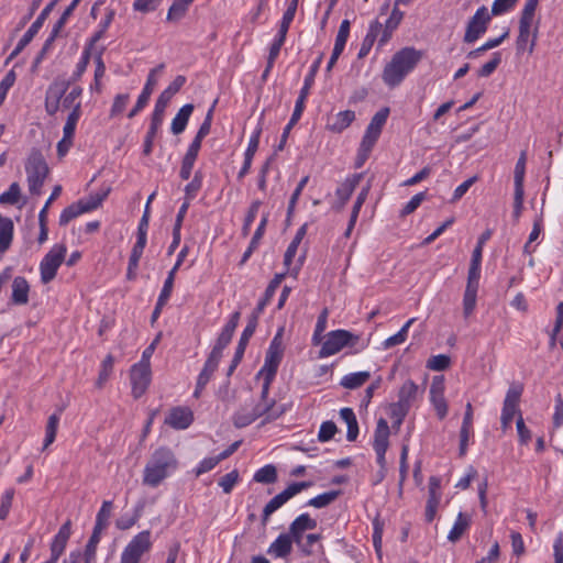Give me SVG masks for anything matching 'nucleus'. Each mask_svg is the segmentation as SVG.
<instances>
[{
	"label": "nucleus",
	"instance_id": "obj_1",
	"mask_svg": "<svg viewBox=\"0 0 563 563\" xmlns=\"http://www.w3.org/2000/svg\"><path fill=\"white\" fill-rule=\"evenodd\" d=\"M422 55L421 51L413 47H404L396 52L391 60L384 67L382 75L384 82L390 88L400 85L421 60Z\"/></svg>",
	"mask_w": 563,
	"mask_h": 563
},
{
	"label": "nucleus",
	"instance_id": "obj_2",
	"mask_svg": "<svg viewBox=\"0 0 563 563\" xmlns=\"http://www.w3.org/2000/svg\"><path fill=\"white\" fill-rule=\"evenodd\" d=\"M178 467V461L174 452L166 446L156 449L147 461L144 473L143 484L150 487H157Z\"/></svg>",
	"mask_w": 563,
	"mask_h": 563
},
{
	"label": "nucleus",
	"instance_id": "obj_3",
	"mask_svg": "<svg viewBox=\"0 0 563 563\" xmlns=\"http://www.w3.org/2000/svg\"><path fill=\"white\" fill-rule=\"evenodd\" d=\"M110 191L111 187H104L100 191L87 198L79 199L77 202L66 207L60 213L59 225H66L80 214L98 209L102 201L109 196Z\"/></svg>",
	"mask_w": 563,
	"mask_h": 563
},
{
	"label": "nucleus",
	"instance_id": "obj_4",
	"mask_svg": "<svg viewBox=\"0 0 563 563\" xmlns=\"http://www.w3.org/2000/svg\"><path fill=\"white\" fill-rule=\"evenodd\" d=\"M27 185L31 195L38 196L48 175V166L38 150H32L25 163Z\"/></svg>",
	"mask_w": 563,
	"mask_h": 563
},
{
	"label": "nucleus",
	"instance_id": "obj_5",
	"mask_svg": "<svg viewBox=\"0 0 563 563\" xmlns=\"http://www.w3.org/2000/svg\"><path fill=\"white\" fill-rule=\"evenodd\" d=\"M358 340V335H355L347 330L331 331L327 334L325 341L319 351V357L324 358L334 355L345 346H354Z\"/></svg>",
	"mask_w": 563,
	"mask_h": 563
},
{
	"label": "nucleus",
	"instance_id": "obj_6",
	"mask_svg": "<svg viewBox=\"0 0 563 563\" xmlns=\"http://www.w3.org/2000/svg\"><path fill=\"white\" fill-rule=\"evenodd\" d=\"M66 252L67 249L65 244H55L43 257L40 264L41 280L43 284H48L55 278L58 267L65 260Z\"/></svg>",
	"mask_w": 563,
	"mask_h": 563
},
{
	"label": "nucleus",
	"instance_id": "obj_7",
	"mask_svg": "<svg viewBox=\"0 0 563 563\" xmlns=\"http://www.w3.org/2000/svg\"><path fill=\"white\" fill-rule=\"evenodd\" d=\"M283 329H279L273 338L265 355V363L261 369L263 376H268V379H274L284 355L283 346Z\"/></svg>",
	"mask_w": 563,
	"mask_h": 563
},
{
	"label": "nucleus",
	"instance_id": "obj_8",
	"mask_svg": "<svg viewBox=\"0 0 563 563\" xmlns=\"http://www.w3.org/2000/svg\"><path fill=\"white\" fill-rule=\"evenodd\" d=\"M310 482H298L290 484L286 489L282 493L277 494L273 497L264 507L262 514V523L266 525L269 517L279 509L285 503H287L291 497L300 493L301 490L310 487Z\"/></svg>",
	"mask_w": 563,
	"mask_h": 563
},
{
	"label": "nucleus",
	"instance_id": "obj_9",
	"mask_svg": "<svg viewBox=\"0 0 563 563\" xmlns=\"http://www.w3.org/2000/svg\"><path fill=\"white\" fill-rule=\"evenodd\" d=\"M152 547L151 532L144 530L136 534L124 548L121 555V563H139L142 555Z\"/></svg>",
	"mask_w": 563,
	"mask_h": 563
},
{
	"label": "nucleus",
	"instance_id": "obj_10",
	"mask_svg": "<svg viewBox=\"0 0 563 563\" xmlns=\"http://www.w3.org/2000/svg\"><path fill=\"white\" fill-rule=\"evenodd\" d=\"M490 19L492 14L485 5L478 8L466 25L463 41L465 43L477 41L486 32Z\"/></svg>",
	"mask_w": 563,
	"mask_h": 563
},
{
	"label": "nucleus",
	"instance_id": "obj_11",
	"mask_svg": "<svg viewBox=\"0 0 563 563\" xmlns=\"http://www.w3.org/2000/svg\"><path fill=\"white\" fill-rule=\"evenodd\" d=\"M522 390V386L517 385L511 386L506 394L500 417L501 428L504 431H506L510 427L511 421L517 412L521 415L518 409V406L520 402Z\"/></svg>",
	"mask_w": 563,
	"mask_h": 563
},
{
	"label": "nucleus",
	"instance_id": "obj_12",
	"mask_svg": "<svg viewBox=\"0 0 563 563\" xmlns=\"http://www.w3.org/2000/svg\"><path fill=\"white\" fill-rule=\"evenodd\" d=\"M151 377V365H146L145 362H139L131 367L130 379L134 398H140L146 391Z\"/></svg>",
	"mask_w": 563,
	"mask_h": 563
},
{
	"label": "nucleus",
	"instance_id": "obj_13",
	"mask_svg": "<svg viewBox=\"0 0 563 563\" xmlns=\"http://www.w3.org/2000/svg\"><path fill=\"white\" fill-rule=\"evenodd\" d=\"M167 106L157 101L155 103V108L151 118V124L148 128V131L145 135L144 145H143V154L150 155L153 150V143L154 139L157 134L158 129L161 128L163 120H164V113Z\"/></svg>",
	"mask_w": 563,
	"mask_h": 563
},
{
	"label": "nucleus",
	"instance_id": "obj_14",
	"mask_svg": "<svg viewBox=\"0 0 563 563\" xmlns=\"http://www.w3.org/2000/svg\"><path fill=\"white\" fill-rule=\"evenodd\" d=\"M444 377L434 376L430 386V401L432 402L439 419L448 415V404L444 398Z\"/></svg>",
	"mask_w": 563,
	"mask_h": 563
},
{
	"label": "nucleus",
	"instance_id": "obj_15",
	"mask_svg": "<svg viewBox=\"0 0 563 563\" xmlns=\"http://www.w3.org/2000/svg\"><path fill=\"white\" fill-rule=\"evenodd\" d=\"M71 533V521L67 520L58 530L57 534L51 544V558L48 563H57L60 555L64 553L67 542Z\"/></svg>",
	"mask_w": 563,
	"mask_h": 563
},
{
	"label": "nucleus",
	"instance_id": "obj_16",
	"mask_svg": "<svg viewBox=\"0 0 563 563\" xmlns=\"http://www.w3.org/2000/svg\"><path fill=\"white\" fill-rule=\"evenodd\" d=\"M533 25V21L520 19L519 20V35L517 37V48L518 51H525L529 43L528 51L529 53L533 52L537 41L538 34V24L534 26V31L531 34V29Z\"/></svg>",
	"mask_w": 563,
	"mask_h": 563
},
{
	"label": "nucleus",
	"instance_id": "obj_17",
	"mask_svg": "<svg viewBox=\"0 0 563 563\" xmlns=\"http://www.w3.org/2000/svg\"><path fill=\"white\" fill-rule=\"evenodd\" d=\"M194 421L192 411L185 407H175L170 409L165 418V423L176 430L187 429Z\"/></svg>",
	"mask_w": 563,
	"mask_h": 563
},
{
	"label": "nucleus",
	"instance_id": "obj_18",
	"mask_svg": "<svg viewBox=\"0 0 563 563\" xmlns=\"http://www.w3.org/2000/svg\"><path fill=\"white\" fill-rule=\"evenodd\" d=\"M355 120V112L352 110L340 111L327 115L325 129L332 133H342Z\"/></svg>",
	"mask_w": 563,
	"mask_h": 563
},
{
	"label": "nucleus",
	"instance_id": "obj_19",
	"mask_svg": "<svg viewBox=\"0 0 563 563\" xmlns=\"http://www.w3.org/2000/svg\"><path fill=\"white\" fill-rule=\"evenodd\" d=\"M419 394V386L413 380L408 379L401 385L398 391V401L396 404L410 410Z\"/></svg>",
	"mask_w": 563,
	"mask_h": 563
},
{
	"label": "nucleus",
	"instance_id": "obj_20",
	"mask_svg": "<svg viewBox=\"0 0 563 563\" xmlns=\"http://www.w3.org/2000/svg\"><path fill=\"white\" fill-rule=\"evenodd\" d=\"M70 85L71 80H66V78L63 77L55 78L53 82L47 87L45 99L62 103L63 97L69 89Z\"/></svg>",
	"mask_w": 563,
	"mask_h": 563
},
{
	"label": "nucleus",
	"instance_id": "obj_21",
	"mask_svg": "<svg viewBox=\"0 0 563 563\" xmlns=\"http://www.w3.org/2000/svg\"><path fill=\"white\" fill-rule=\"evenodd\" d=\"M404 19V12L398 9V5L395 4L390 16L385 23L384 31L382 36L379 37L378 45H385L391 37L393 32L398 27L401 20Z\"/></svg>",
	"mask_w": 563,
	"mask_h": 563
},
{
	"label": "nucleus",
	"instance_id": "obj_22",
	"mask_svg": "<svg viewBox=\"0 0 563 563\" xmlns=\"http://www.w3.org/2000/svg\"><path fill=\"white\" fill-rule=\"evenodd\" d=\"M156 82L157 79H153V74H148L146 84L139 96L135 106L128 114L129 119L134 118L147 104Z\"/></svg>",
	"mask_w": 563,
	"mask_h": 563
},
{
	"label": "nucleus",
	"instance_id": "obj_23",
	"mask_svg": "<svg viewBox=\"0 0 563 563\" xmlns=\"http://www.w3.org/2000/svg\"><path fill=\"white\" fill-rule=\"evenodd\" d=\"M30 286L27 280L22 276H16L12 283L11 299L15 305H26L29 301Z\"/></svg>",
	"mask_w": 563,
	"mask_h": 563
},
{
	"label": "nucleus",
	"instance_id": "obj_24",
	"mask_svg": "<svg viewBox=\"0 0 563 563\" xmlns=\"http://www.w3.org/2000/svg\"><path fill=\"white\" fill-rule=\"evenodd\" d=\"M13 221L0 214V254L10 249L13 241Z\"/></svg>",
	"mask_w": 563,
	"mask_h": 563
},
{
	"label": "nucleus",
	"instance_id": "obj_25",
	"mask_svg": "<svg viewBox=\"0 0 563 563\" xmlns=\"http://www.w3.org/2000/svg\"><path fill=\"white\" fill-rule=\"evenodd\" d=\"M472 518L470 515L459 512L456 520L448 534V540L452 543L457 542L465 531L470 528Z\"/></svg>",
	"mask_w": 563,
	"mask_h": 563
},
{
	"label": "nucleus",
	"instance_id": "obj_26",
	"mask_svg": "<svg viewBox=\"0 0 563 563\" xmlns=\"http://www.w3.org/2000/svg\"><path fill=\"white\" fill-rule=\"evenodd\" d=\"M362 177L363 174H355L352 177L345 179V181L338 187L335 195L341 202V207H343L350 199L356 186L360 184Z\"/></svg>",
	"mask_w": 563,
	"mask_h": 563
},
{
	"label": "nucleus",
	"instance_id": "obj_27",
	"mask_svg": "<svg viewBox=\"0 0 563 563\" xmlns=\"http://www.w3.org/2000/svg\"><path fill=\"white\" fill-rule=\"evenodd\" d=\"M192 111L194 104L191 103H187L179 109L178 113L172 121L170 130L174 134L178 135L185 131Z\"/></svg>",
	"mask_w": 563,
	"mask_h": 563
},
{
	"label": "nucleus",
	"instance_id": "obj_28",
	"mask_svg": "<svg viewBox=\"0 0 563 563\" xmlns=\"http://www.w3.org/2000/svg\"><path fill=\"white\" fill-rule=\"evenodd\" d=\"M389 427L384 418H379L377 421L375 434H374V450H387L389 445Z\"/></svg>",
	"mask_w": 563,
	"mask_h": 563
},
{
	"label": "nucleus",
	"instance_id": "obj_29",
	"mask_svg": "<svg viewBox=\"0 0 563 563\" xmlns=\"http://www.w3.org/2000/svg\"><path fill=\"white\" fill-rule=\"evenodd\" d=\"M292 550L291 539L288 534H280L268 548V553L277 558L287 556Z\"/></svg>",
	"mask_w": 563,
	"mask_h": 563
},
{
	"label": "nucleus",
	"instance_id": "obj_30",
	"mask_svg": "<svg viewBox=\"0 0 563 563\" xmlns=\"http://www.w3.org/2000/svg\"><path fill=\"white\" fill-rule=\"evenodd\" d=\"M285 278V273L276 274L274 278L269 282L268 286L265 289L264 297L258 301L254 311L257 313H262L266 307V305L271 301L273 296L275 295L276 289L282 284Z\"/></svg>",
	"mask_w": 563,
	"mask_h": 563
},
{
	"label": "nucleus",
	"instance_id": "obj_31",
	"mask_svg": "<svg viewBox=\"0 0 563 563\" xmlns=\"http://www.w3.org/2000/svg\"><path fill=\"white\" fill-rule=\"evenodd\" d=\"M274 405L275 400H271V402H260L255 405L250 412L255 420L264 415H267V420H274L284 412V409H275Z\"/></svg>",
	"mask_w": 563,
	"mask_h": 563
},
{
	"label": "nucleus",
	"instance_id": "obj_32",
	"mask_svg": "<svg viewBox=\"0 0 563 563\" xmlns=\"http://www.w3.org/2000/svg\"><path fill=\"white\" fill-rule=\"evenodd\" d=\"M102 530L103 528H98L96 526L93 527L92 533L88 540V543L86 544L84 553V563H93Z\"/></svg>",
	"mask_w": 563,
	"mask_h": 563
},
{
	"label": "nucleus",
	"instance_id": "obj_33",
	"mask_svg": "<svg viewBox=\"0 0 563 563\" xmlns=\"http://www.w3.org/2000/svg\"><path fill=\"white\" fill-rule=\"evenodd\" d=\"M59 0H52L40 13V15L36 18V20L32 23V25L29 27V30L25 32V36L29 37L31 41L33 37L38 33L40 29L43 26L45 20L54 9V7L57 4Z\"/></svg>",
	"mask_w": 563,
	"mask_h": 563
},
{
	"label": "nucleus",
	"instance_id": "obj_34",
	"mask_svg": "<svg viewBox=\"0 0 563 563\" xmlns=\"http://www.w3.org/2000/svg\"><path fill=\"white\" fill-rule=\"evenodd\" d=\"M389 108L385 107L377 111L372 118L369 124L366 128V132L374 134L379 137L382 130L388 119Z\"/></svg>",
	"mask_w": 563,
	"mask_h": 563
},
{
	"label": "nucleus",
	"instance_id": "obj_35",
	"mask_svg": "<svg viewBox=\"0 0 563 563\" xmlns=\"http://www.w3.org/2000/svg\"><path fill=\"white\" fill-rule=\"evenodd\" d=\"M369 377V372L351 373L342 378L341 385L347 389H356L365 384Z\"/></svg>",
	"mask_w": 563,
	"mask_h": 563
},
{
	"label": "nucleus",
	"instance_id": "obj_36",
	"mask_svg": "<svg viewBox=\"0 0 563 563\" xmlns=\"http://www.w3.org/2000/svg\"><path fill=\"white\" fill-rule=\"evenodd\" d=\"M185 76L178 75L173 82L158 96L157 101L168 106L170 99L176 95L185 85Z\"/></svg>",
	"mask_w": 563,
	"mask_h": 563
},
{
	"label": "nucleus",
	"instance_id": "obj_37",
	"mask_svg": "<svg viewBox=\"0 0 563 563\" xmlns=\"http://www.w3.org/2000/svg\"><path fill=\"white\" fill-rule=\"evenodd\" d=\"M220 360L210 355L208 356L205 366L202 371L200 372L198 379L199 380V387H206V385L209 383L212 374L218 368Z\"/></svg>",
	"mask_w": 563,
	"mask_h": 563
},
{
	"label": "nucleus",
	"instance_id": "obj_38",
	"mask_svg": "<svg viewBox=\"0 0 563 563\" xmlns=\"http://www.w3.org/2000/svg\"><path fill=\"white\" fill-rule=\"evenodd\" d=\"M415 321L416 318L409 319L396 334L387 338L383 343L384 349H390L404 343L408 336V330Z\"/></svg>",
	"mask_w": 563,
	"mask_h": 563
},
{
	"label": "nucleus",
	"instance_id": "obj_39",
	"mask_svg": "<svg viewBox=\"0 0 563 563\" xmlns=\"http://www.w3.org/2000/svg\"><path fill=\"white\" fill-rule=\"evenodd\" d=\"M253 479L256 483L273 484L277 481V470L274 465L267 464L256 471Z\"/></svg>",
	"mask_w": 563,
	"mask_h": 563
},
{
	"label": "nucleus",
	"instance_id": "obj_40",
	"mask_svg": "<svg viewBox=\"0 0 563 563\" xmlns=\"http://www.w3.org/2000/svg\"><path fill=\"white\" fill-rule=\"evenodd\" d=\"M58 423H59V413H53L48 417L46 429H45V440H44L43 450H46L55 441Z\"/></svg>",
	"mask_w": 563,
	"mask_h": 563
},
{
	"label": "nucleus",
	"instance_id": "obj_41",
	"mask_svg": "<svg viewBox=\"0 0 563 563\" xmlns=\"http://www.w3.org/2000/svg\"><path fill=\"white\" fill-rule=\"evenodd\" d=\"M298 1L299 0H291L288 4L287 10L285 11L283 15V20L278 30V34L282 36H286L287 32L289 30L290 23L292 22L297 8H298Z\"/></svg>",
	"mask_w": 563,
	"mask_h": 563
},
{
	"label": "nucleus",
	"instance_id": "obj_42",
	"mask_svg": "<svg viewBox=\"0 0 563 563\" xmlns=\"http://www.w3.org/2000/svg\"><path fill=\"white\" fill-rule=\"evenodd\" d=\"M192 1L194 0H174L173 4L168 10L167 20L177 21L181 19L187 12L188 7Z\"/></svg>",
	"mask_w": 563,
	"mask_h": 563
},
{
	"label": "nucleus",
	"instance_id": "obj_43",
	"mask_svg": "<svg viewBox=\"0 0 563 563\" xmlns=\"http://www.w3.org/2000/svg\"><path fill=\"white\" fill-rule=\"evenodd\" d=\"M477 290L478 289L471 288V287L465 288L464 297H463L464 318H468L473 313V311L476 307Z\"/></svg>",
	"mask_w": 563,
	"mask_h": 563
},
{
	"label": "nucleus",
	"instance_id": "obj_44",
	"mask_svg": "<svg viewBox=\"0 0 563 563\" xmlns=\"http://www.w3.org/2000/svg\"><path fill=\"white\" fill-rule=\"evenodd\" d=\"M340 495V490H330L323 494H320L308 501V506H312L314 508H323L333 503Z\"/></svg>",
	"mask_w": 563,
	"mask_h": 563
},
{
	"label": "nucleus",
	"instance_id": "obj_45",
	"mask_svg": "<svg viewBox=\"0 0 563 563\" xmlns=\"http://www.w3.org/2000/svg\"><path fill=\"white\" fill-rule=\"evenodd\" d=\"M526 162H527V154H526V151H522L517 161L516 167H515V176H514L515 189H518V188L523 189Z\"/></svg>",
	"mask_w": 563,
	"mask_h": 563
},
{
	"label": "nucleus",
	"instance_id": "obj_46",
	"mask_svg": "<svg viewBox=\"0 0 563 563\" xmlns=\"http://www.w3.org/2000/svg\"><path fill=\"white\" fill-rule=\"evenodd\" d=\"M113 365H114L113 356L111 354L107 355L106 358L102 361L101 371H100L98 379L96 382V385L98 388H102L104 383L109 379L110 374L113 371Z\"/></svg>",
	"mask_w": 563,
	"mask_h": 563
},
{
	"label": "nucleus",
	"instance_id": "obj_47",
	"mask_svg": "<svg viewBox=\"0 0 563 563\" xmlns=\"http://www.w3.org/2000/svg\"><path fill=\"white\" fill-rule=\"evenodd\" d=\"M316 527H317V521L314 519L310 518V516L308 514H302L291 522L290 530H294V531L300 530L301 532H303L306 530H312Z\"/></svg>",
	"mask_w": 563,
	"mask_h": 563
},
{
	"label": "nucleus",
	"instance_id": "obj_48",
	"mask_svg": "<svg viewBox=\"0 0 563 563\" xmlns=\"http://www.w3.org/2000/svg\"><path fill=\"white\" fill-rule=\"evenodd\" d=\"M112 507H113V504L111 500H104L102 503V506L96 517V523H95L96 527L103 528V529L107 528L108 520L111 516Z\"/></svg>",
	"mask_w": 563,
	"mask_h": 563
},
{
	"label": "nucleus",
	"instance_id": "obj_49",
	"mask_svg": "<svg viewBox=\"0 0 563 563\" xmlns=\"http://www.w3.org/2000/svg\"><path fill=\"white\" fill-rule=\"evenodd\" d=\"M501 63V53L496 52L493 54V57L489 62L485 63L477 71L478 77H489L500 65Z\"/></svg>",
	"mask_w": 563,
	"mask_h": 563
},
{
	"label": "nucleus",
	"instance_id": "obj_50",
	"mask_svg": "<svg viewBox=\"0 0 563 563\" xmlns=\"http://www.w3.org/2000/svg\"><path fill=\"white\" fill-rule=\"evenodd\" d=\"M233 334L222 330L210 355L221 360L223 350L231 342Z\"/></svg>",
	"mask_w": 563,
	"mask_h": 563
},
{
	"label": "nucleus",
	"instance_id": "obj_51",
	"mask_svg": "<svg viewBox=\"0 0 563 563\" xmlns=\"http://www.w3.org/2000/svg\"><path fill=\"white\" fill-rule=\"evenodd\" d=\"M21 195L20 185L14 181L10 185L9 189L0 196L1 203L16 205Z\"/></svg>",
	"mask_w": 563,
	"mask_h": 563
},
{
	"label": "nucleus",
	"instance_id": "obj_52",
	"mask_svg": "<svg viewBox=\"0 0 563 563\" xmlns=\"http://www.w3.org/2000/svg\"><path fill=\"white\" fill-rule=\"evenodd\" d=\"M408 412H409V409H407L400 405H397L395 402L391 404L389 406V416L393 419V427L399 428L401 426L404 419L408 415Z\"/></svg>",
	"mask_w": 563,
	"mask_h": 563
},
{
	"label": "nucleus",
	"instance_id": "obj_53",
	"mask_svg": "<svg viewBox=\"0 0 563 563\" xmlns=\"http://www.w3.org/2000/svg\"><path fill=\"white\" fill-rule=\"evenodd\" d=\"M260 207H261V201H258V200L253 201L251 203V206L249 208V211L246 213V217L244 219L243 228H242L243 236H247L249 235L250 230H251V225H252V223L254 222V220H255V218L257 216Z\"/></svg>",
	"mask_w": 563,
	"mask_h": 563
},
{
	"label": "nucleus",
	"instance_id": "obj_54",
	"mask_svg": "<svg viewBox=\"0 0 563 563\" xmlns=\"http://www.w3.org/2000/svg\"><path fill=\"white\" fill-rule=\"evenodd\" d=\"M451 364V358L448 355L439 354L430 357L427 367L432 371H445Z\"/></svg>",
	"mask_w": 563,
	"mask_h": 563
},
{
	"label": "nucleus",
	"instance_id": "obj_55",
	"mask_svg": "<svg viewBox=\"0 0 563 563\" xmlns=\"http://www.w3.org/2000/svg\"><path fill=\"white\" fill-rule=\"evenodd\" d=\"M59 34V31H57L56 29L53 27L49 36L46 38L43 47L41 48V51L38 52V54L36 55L34 62H33V68H36L41 62L44 59L45 55L47 54V52L51 49L54 41L56 40V37L58 36Z\"/></svg>",
	"mask_w": 563,
	"mask_h": 563
},
{
	"label": "nucleus",
	"instance_id": "obj_56",
	"mask_svg": "<svg viewBox=\"0 0 563 563\" xmlns=\"http://www.w3.org/2000/svg\"><path fill=\"white\" fill-rule=\"evenodd\" d=\"M261 313H257L256 311H253L252 314L249 318L247 324L245 329L243 330L240 341L243 343H247L252 335L254 334L257 323H258V317Z\"/></svg>",
	"mask_w": 563,
	"mask_h": 563
},
{
	"label": "nucleus",
	"instance_id": "obj_57",
	"mask_svg": "<svg viewBox=\"0 0 563 563\" xmlns=\"http://www.w3.org/2000/svg\"><path fill=\"white\" fill-rule=\"evenodd\" d=\"M142 516V506L136 507L132 517H121L117 520L115 526L120 530L132 528Z\"/></svg>",
	"mask_w": 563,
	"mask_h": 563
},
{
	"label": "nucleus",
	"instance_id": "obj_58",
	"mask_svg": "<svg viewBox=\"0 0 563 563\" xmlns=\"http://www.w3.org/2000/svg\"><path fill=\"white\" fill-rule=\"evenodd\" d=\"M336 431H338V428L333 421H331V420L324 421L320 426L318 439L321 442H328L334 437Z\"/></svg>",
	"mask_w": 563,
	"mask_h": 563
},
{
	"label": "nucleus",
	"instance_id": "obj_59",
	"mask_svg": "<svg viewBox=\"0 0 563 563\" xmlns=\"http://www.w3.org/2000/svg\"><path fill=\"white\" fill-rule=\"evenodd\" d=\"M238 479L239 472L236 470H233L220 478L219 486L223 489L225 494H230L234 485L238 483Z\"/></svg>",
	"mask_w": 563,
	"mask_h": 563
},
{
	"label": "nucleus",
	"instance_id": "obj_60",
	"mask_svg": "<svg viewBox=\"0 0 563 563\" xmlns=\"http://www.w3.org/2000/svg\"><path fill=\"white\" fill-rule=\"evenodd\" d=\"M427 194L424 191L416 194L402 208L400 216L406 217L418 209L421 202L426 199Z\"/></svg>",
	"mask_w": 563,
	"mask_h": 563
},
{
	"label": "nucleus",
	"instance_id": "obj_61",
	"mask_svg": "<svg viewBox=\"0 0 563 563\" xmlns=\"http://www.w3.org/2000/svg\"><path fill=\"white\" fill-rule=\"evenodd\" d=\"M89 59H90V52H89V48H86L82 53L80 60L78 62V64L76 66V70L74 71L73 76L68 79V80H71V84L80 79V77L87 69Z\"/></svg>",
	"mask_w": 563,
	"mask_h": 563
},
{
	"label": "nucleus",
	"instance_id": "obj_62",
	"mask_svg": "<svg viewBox=\"0 0 563 563\" xmlns=\"http://www.w3.org/2000/svg\"><path fill=\"white\" fill-rule=\"evenodd\" d=\"M285 40H286V36H282L279 34H277L276 38L274 40V42L269 48V54H268V58H267L268 68H273L274 63L279 55L280 48L285 43Z\"/></svg>",
	"mask_w": 563,
	"mask_h": 563
},
{
	"label": "nucleus",
	"instance_id": "obj_63",
	"mask_svg": "<svg viewBox=\"0 0 563 563\" xmlns=\"http://www.w3.org/2000/svg\"><path fill=\"white\" fill-rule=\"evenodd\" d=\"M129 100H130V96L128 93H120V95L115 96L111 111H110V117L114 118V117L121 114L124 111Z\"/></svg>",
	"mask_w": 563,
	"mask_h": 563
},
{
	"label": "nucleus",
	"instance_id": "obj_64",
	"mask_svg": "<svg viewBox=\"0 0 563 563\" xmlns=\"http://www.w3.org/2000/svg\"><path fill=\"white\" fill-rule=\"evenodd\" d=\"M255 421L254 417L250 411L245 409L239 410L233 417V423L236 428H244Z\"/></svg>",
	"mask_w": 563,
	"mask_h": 563
}]
</instances>
